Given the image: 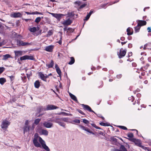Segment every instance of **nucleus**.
<instances>
[{"label":"nucleus","instance_id":"obj_1","mask_svg":"<svg viewBox=\"0 0 151 151\" xmlns=\"http://www.w3.org/2000/svg\"><path fill=\"white\" fill-rule=\"evenodd\" d=\"M38 147L45 150L47 151H50V150L46 145L45 141L41 137L38 136Z\"/></svg>","mask_w":151,"mask_h":151},{"label":"nucleus","instance_id":"obj_2","mask_svg":"<svg viewBox=\"0 0 151 151\" xmlns=\"http://www.w3.org/2000/svg\"><path fill=\"white\" fill-rule=\"evenodd\" d=\"M59 108V107L53 105H48L47 106L46 109H44L42 106L40 107V109L42 111L50 110Z\"/></svg>","mask_w":151,"mask_h":151},{"label":"nucleus","instance_id":"obj_3","mask_svg":"<svg viewBox=\"0 0 151 151\" xmlns=\"http://www.w3.org/2000/svg\"><path fill=\"white\" fill-rule=\"evenodd\" d=\"M82 105L83 108L85 110H88L90 112H93L95 114H96V115L98 117L101 118V116H101V114H99L98 115L97 114H96L95 112H94L93 110H92L91 109V107L89 106L88 105H84L83 104H82Z\"/></svg>","mask_w":151,"mask_h":151},{"label":"nucleus","instance_id":"obj_4","mask_svg":"<svg viewBox=\"0 0 151 151\" xmlns=\"http://www.w3.org/2000/svg\"><path fill=\"white\" fill-rule=\"evenodd\" d=\"M53 17L56 18L59 21H60L62 17L64 15L61 14H55L53 13H50Z\"/></svg>","mask_w":151,"mask_h":151},{"label":"nucleus","instance_id":"obj_5","mask_svg":"<svg viewBox=\"0 0 151 151\" xmlns=\"http://www.w3.org/2000/svg\"><path fill=\"white\" fill-rule=\"evenodd\" d=\"M10 124V122L8 121L5 120L2 122L1 125L2 129H6Z\"/></svg>","mask_w":151,"mask_h":151},{"label":"nucleus","instance_id":"obj_6","mask_svg":"<svg viewBox=\"0 0 151 151\" xmlns=\"http://www.w3.org/2000/svg\"><path fill=\"white\" fill-rule=\"evenodd\" d=\"M79 127L82 130H85L93 134H94V133L93 132L91 131L89 129L87 128L86 127L81 125H79Z\"/></svg>","mask_w":151,"mask_h":151},{"label":"nucleus","instance_id":"obj_7","mask_svg":"<svg viewBox=\"0 0 151 151\" xmlns=\"http://www.w3.org/2000/svg\"><path fill=\"white\" fill-rule=\"evenodd\" d=\"M20 59L21 60H33L34 58L33 56H29L27 55H25L21 57Z\"/></svg>","mask_w":151,"mask_h":151},{"label":"nucleus","instance_id":"obj_8","mask_svg":"<svg viewBox=\"0 0 151 151\" xmlns=\"http://www.w3.org/2000/svg\"><path fill=\"white\" fill-rule=\"evenodd\" d=\"M38 74L40 78L42 80L46 81V78H47V76L46 74H44L41 72L38 73Z\"/></svg>","mask_w":151,"mask_h":151},{"label":"nucleus","instance_id":"obj_9","mask_svg":"<svg viewBox=\"0 0 151 151\" xmlns=\"http://www.w3.org/2000/svg\"><path fill=\"white\" fill-rule=\"evenodd\" d=\"M22 15L20 12H13L11 15V17L14 18L21 17Z\"/></svg>","mask_w":151,"mask_h":151},{"label":"nucleus","instance_id":"obj_10","mask_svg":"<svg viewBox=\"0 0 151 151\" xmlns=\"http://www.w3.org/2000/svg\"><path fill=\"white\" fill-rule=\"evenodd\" d=\"M123 49H121L119 51V53L118 54L119 58H120L124 57L126 53V50H122Z\"/></svg>","mask_w":151,"mask_h":151},{"label":"nucleus","instance_id":"obj_11","mask_svg":"<svg viewBox=\"0 0 151 151\" xmlns=\"http://www.w3.org/2000/svg\"><path fill=\"white\" fill-rule=\"evenodd\" d=\"M38 133L40 135H43L45 136H47L48 135V132L46 129H41L38 131Z\"/></svg>","mask_w":151,"mask_h":151},{"label":"nucleus","instance_id":"obj_12","mask_svg":"<svg viewBox=\"0 0 151 151\" xmlns=\"http://www.w3.org/2000/svg\"><path fill=\"white\" fill-rule=\"evenodd\" d=\"M38 133H36L35 135V137L33 140V143L35 145L38 147Z\"/></svg>","mask_w":151,"mask_h":151},{"label":"nucleus","instance_id":"obj_13","mask_svg":"<svg viewBox=\"0 0 151 151\" xmlns=\"http://www.w3.org/2000/svg\"><path fill=\"white\" fill-rule=\"evenodd\" d=\"M43 125L44 126L47 128H50L52 127L53 124L50 122H46L44 123Z\"/></svg>","mask_w":151,"mask_h":151},{"label":"nucleus","instance_id":"obj_14","mask_svg":"<svg viewBox=\"0 0 151 151\" xmlns=\"http://www.w3.org/2000/svg\"><path fill=\"white\" fill-rule=\"evenodd\" d=\"M130 140L134 142L136 145H139L140 144V140L139 139L133 138L130 139Z\"/></svg>","mask_w":151,"mask_h":151},{"label":"nucleus","instance_id":"obj_15","mask_svg":"<svg viewBox=\"0 0 151 151\" xmlns=\"http://www.w3.org/2000/svg\"><path fill=\"white\" fill-rule=\"evenodd\" d=\"M54 48L53 45H49L45 47V50L48 52H52Z\"/></svg>","mask_w":151,"mask_h":151},{"label":"nucleus","instance_id":"obj_16","mask_svg":"<svg viewBox=\"0 0 151 151\" xmlns=\"http://www.w3.org/2000/svg\"><path fill=\"white\" fill-rule=\"evenodd\" d=\"M72 23V21L70 19L64 21L62 23L64 25H70Z\"/></svg>","mask_w":151,"mask_h":151},{"label":"nucleus","instance_id":"obj_17","mask_svg":"<svg viewBox=\"0 0 151 151\" xmlns=\"http://www.w3.org/2000/svg\"><path fill=\"white\" fill-rule=\"evenodd\" d=\"M143 49L144 50L146 49L151 50V43H148L145 45L144 46Z\"/></svg>","mask_w":151,"mask_h":151},{"label":"nucleus","instance_id":"obj_18","mask_svg":"<svg viewBox=\"0 0 151 151\" xmlns=\"http://www.w3.org/2000/svg\"><path fill=\"white\" fill-rule=\"evenodd\" d=\"M146 22L145 21L139 20L138 25L140 26H141L146 25Z\"/></svg>","mask_w":151,"mask_h":151},{"label":"nucleus","instance_id":"obj_19","mask_svg":"<svg viewBox=\"0 0 151 151\" xmlns=\"http://www.w3.org/2000/svg\"><path fill=\"white\" fill-rule=\"evenodd\" d=\"M19 45L22 46L29 45L30 44L29 43L24 42L22 40H19Z\"/></svg>","mask_w":151,"mask_h":151},{"label":"nucleus","instance_id":"obj_20","mask_svg":"<svg viewBox=\"0 0 151 151\" xmlns=\"http://www.w3.org/2000/svg\"><path fill=\"white\" fill-rule=\"evenodd\" d=\"M30 127L29 126H24L23 127L24 134L25 132H29L30 130Z\"/></svg>","mask_w":151,"mask_h":151},{"label":"nucleus","instance_id":"obj_21","mask_svg":"<svg viewBox=\"0 0 151 151\" xmlns=\"http://www.w3.org/2000/svg\"><path fill=\"white\" fill-rule=\"evenodd\" d=\"M28 29L31 32L34 33L37 31V28L36 27H29Z\"/></svg>","mask_w":151,"mask_h":151},{"label":"nucleus","instance_id":"obj_22","mask_svg":"<svg viewBox=\"0 0 151 151\" xmlns=\"http://www.w3.org/2000/svg\"><path fill=\"white\" fill-rule=\"evenodd\" d=\"M14 53L16 56H19L22 55V52L21 51H15Z\"/></svg>","mask_w":151,"mask_h":151},{"label":"nucleus","instance_id":"obj_23","mask_svg":"<svg viewBox=\"0 0 151 151\" xmlns=\"http://www.w3.org/2000/svg\"><path fill=\"white\" fill-rule=\"evenodd\" d=\"M11 58V56L9 54H6L3 55L2 60H6L8 58Z\"/></svg>","mask_w":151,"mask_h":151},{"label":"nucleus","instance_id":"obj_24","mask_svg":"<svg viewBox=\"0 0 151 151\" xmlns=\"http://www.w3.org/2000/svg\"><path fill=\"white\" fill-rule=\"evenodd\" d=\"M6 82V79L4 78H0V84L3 85L5 82Z\"/></svg>","mask_w":151,"mask_h":151},{"label":"nucleus","instance_id":"obj_25","mask_svg":"<svg viewBox=\"0 0 151 151\" xmlns=\"http://www.w3.org/2000/svg\"><path fill=\"white\" fill-rule=\"evenodd\" d=\"M69 95L71 98L75 101H77V99L76 96L70 93H69Z\"/></svg>","mask_w":151,"mask_h":151},{"label":"nucleus","instance_id":"obj_26","mask_svg":"<svg viewBox=\"0 0 151 151\" xmlns=\"http://www.w3.org/2000/svg\"><path fill=\"white\" fill-rule=\"evenodd\" d=\"M35 124L36 125L38 124V119H35L34 123L33 124L32 128H31V130H33L34 129L35 127Z\"/></svg>","mask_w":151,"mask_h":151},{"label":"nucleus","instance_id":"obj_27","mask_svg":"<svg viewBox=\"0 0 151 151\" xmlns=\"http://www.w3.org/2000/svg\"><path fill=\"white\" fill-rule=\"evenodd\" d=\"M54 62L52 60H51L50 63L49 64H47L46 65L48 68H52L54 65Z\"/></svg>","mask_w":151,"mask_h":151},{"label":"nucleus","instance_id":"obj_28","mask_svg":"<svg viewBox=\"0 0 151 151\" xmlns=\"http://www.w3.org/2000/svg\"><path fill=\"white\" fill-rule=\"evenodd\" d=\"M120 149L122 151H127L124 146L122 145L120 146Z\"/></svg>","mask_w":151,"mask_h":151},{"label":"nucleus","instance_id":"obj_29","mask_svg":"<svg viewBox=\"0 0 151 151\" xmlns=\"http://www.w3.org/2000/svg\"><path fill=\"white\" fill-rule=\"evenodd\" d=\"M140 26L139 25H138L137 24V25L135 27V32L137 33L139 32V31L140 28Z\"/></svg>","mask_w":151,"mask_h":151},{"label":"nucleus","instance_id":"obj_30","mask_svg":"<svg viewBox=\"0 0 151 151\" xmlns=\"http://www.w3.org/2000/svg\"><path fill=\"white\" fill-rule=\"evenodd\" d=\"M61 121V118H56L55 119L53 120H50L51 122H55L57 123V122H59Z\"/></svg>","mask_w":151,"mask_h":151},{"label":"nucleus","instance_id":"obj_31","mask_svg":"<svg viewBox=\"0 0 151 151\" xmlns=\"http://www.w3.org/2000/svg\"><path fill=\"white\" fill-rule=\"evenodd\" d=\"M70 59V61L68 63V64L70 65H72L75 62V59L73 57H71Z\"/></svg>","mask_w":151,"mask_h":151},{"label":"nucleus","instance_id":"obj_32","mask_svg":"<svg viewBox=\"0 0 151 151\" xmlns=\"http://www.w3.org/2000/svg\"><path fill=\"white\" fill-rule=\"evenodd\" d=\"M57 123L60 126H62L64 128H65V124L63 122H62L60 121L59 122H57Z\"/></svg>","mask_w":151,"mask_h":151},{"label":"nucleus","instance_id":"obj_33","mask_svg":"<svg viewBox=\"0 0 151 151\" xmlns=\"http://www.w3.org/2000/svg\"><path fill=\"white\" fill-rule=\"evenodd\" d=\"M56 70L59 76H60L61 75V72L60 68H58Z\"/></svg>","mask_w":151,"mask_h":151},{"label":"nucleus","instance_id":"obj_34","mask_svg":"<svg viewBox=\"0 0 151 151\" xmlns=\"http://www.w3.org/2000/svg\"><path fill=\"white\" fill-rule=\"evenodd\" d=\"M130 28L129 27L128 28L127 30V35H131L133 34L132 32H130Z\"/></svg>","mask_w":151,"mask_h":151},{"label":"nucleus","instance_id":"obj_35","mask_svg":"<svg viewBox=\"0 0 151 151\" xmlns=\"http://www.w3.org/2000/svg\"><path fill=\"white\" fill-rule=\"evenodd\" d=\"M29 72L30 73L29 74H28V73H27V77L28 79V80H29V78H30V76H32V72H31V70H29Z\"/></svg>","mask_w":151,"mask_h":151},{"label":"nucleus","instance_id":"obj_36","mask_svg":"<svg viewBox=\"0 0 151 151\" xmlns=\"http://www.w3.org/2000/svg\"><path fill=\"white\" fill-rule=\"evenodd\" d=\"M110 141H111L115 142H117V139L115 138V137H111L110 138Z\"/></svg>","mask_w":151,"mask_h":151},{"label":"nucleus","instance_id":"obj_37","mask_svg":"<svg viewBox=\"0 0 151 151\" xmlns=\"http://www.w3.org/2000/svg\"><path fill=\"white\" fill-rule=\"evenodd\" d=\"M25 13L27 14H38V12H32V13H30L28 12H25Z\"/></svg>","mask_w":151,"mask_h":151},{"label":"nucleus","instance_id":"obj_38","mask_svg":"<svg viewBox=\"0 0 151 151\" xmlns=\"http://www.w3.org/2000/svg\"><path fill=\"white\" fill-rule=\"evenodd\" d=\"M127 135L128 137L130 138H132L133 137V136H134L133 133H128L127 134Z\"/></svg>","mask_w":151,"mask_h":151},{"label":"nucleus","instance_id":"obj_39","mask_svg":"<svg viewBox=\"0 0 151 151\" xmlns=\"http://www.w3.org/2000/svg\"><path fill=\"white\" fill-rule=\"evenodd\" d=\"M99 124L101 125L104 126H109V124H108L104 122H101L99 123Z\"/></svg>","mask_w":151,"mask_h":151},{"label":"nucleus","instance_id":"obj_40","mask_svg":"<svg viewBox=\"0 0 151 151\" xmlns=\"http://www.w3.org/2000/svg\"><path fill=\"white\" fill-rule=\"evenodd\" d=\"M74 31V29L70 28H68L67 29V32L70 33L73 32Z\"/></svg>","mask_w":151,"mask_h":151},{"label":"nucleus","instance_id":"obj_41","mask_svg":"<svg viewBox=\"0 0 151 151\" xmlns=\"http://www.w3.org/2000/svg\"><path fill=\"white\" fill-rule=\"evenodd\" d=\"M5 68L4 67H0V74L2 73L4 70Z\"/></svg>","mask_w":151,"mask_h":151},{"label":"nucleus","instance_id":"obj_42","mask_svg":"<svg viewBox=\"0 0 151 151\" xmlns=\"http://www.w3.org/2000/svg\"><path fill=\"white\" fill-rule=\"evenodd\" d=\"M83 122L86 124H88L89 123V122L88 121L85 119H83Z\"/></svg>","mask_w":151,"mask_h":151},{"label":"nucleus","instance_id":"obj_43","mask_svg":"<svg viewBox=\"0 0 151 151\" xmlns=\"http://www.w3.org/2000/svg\"><path fill=\"white\" fill-rule=\"evenodd\" d=\"M53 34V32L52 30H50L48 32L47 36H50Z\"/></svg>","mask_w":151,"mask_h":151},{"label":"nucleus","instance_id":"obj_44","mask_svg":"<svg viewBox=\"0 0 151 151\" xmlns=\"http://www.w3.org/2000/svg\"><path fill=\"white\" fill-rule=\"evenodd\" d=\"M22 80L24 82H25L27 81V77L26 76H24L22 77Z\"/></svg>","mask_w":151,"mask_h":151},{"label":"nucleus","instance_id":"obj_45","mask_svg":"<svg viewBox=\"0 0 151 151\" xmlns=\"http://www.w3.org/2000/svg\"><path fill=\"white\" fill-rule=\"evenodd\" d=\"M73 121L75 123H77L78 124H79L80 123V120L79 119H75Z\"/></svg>","mask_w":151,"mask_h":151},{"label":"nucleus","instance_id":"obj_46","mask_svg":"<svg viewBox=\"0 0 151 151\" xmlns=\"http://www.w3.org/2000/svg\"><path fill=\"white\" fill-rule=\"evenodd\" d=\"M34 85L36 88H38V80L35 81L34 83Z\"/></svg>","mask_w":151,"mask_h":151},{"label":"nucleus","instance_id":"obj_47","mask_svg":"<svg viewBox=\"0 0 151 151\" xmlns=\"http://www.w3.org/2000/svg\"><path fill=\"white\" fill-rule=\"evenodd\" d=\"M119 127L124 130L127 129V127L124 126H119Z\"/></svg>","mask_w":151,"mask_h":151},{"label":"nucleus","instance_id":"obj_48","mask_svg":"<svg viewBox=\"0 0 151 151\" xmlns=\"http://www.w3.org/2000/svg\"><path fill=\"white\" fill-rule=\"evenodd\" d=\"M106 4H104L100 6L99 7L98 9H100L101 8H104L105 6L106 5Z\"/></svg>","mask_w":151,"mask_h":151},{"label":"nucleus","instance_id":"obj_49","mask_svg":"<svg viewBox=\"0 0 151 151\" xmlns=\"http://www.w3.org/2000/svg\"><path fill=\"white\" fill-rule=\"evenodd\" d=\"M90 16L87 14V15L86 17V18L84 19V20L87 21L88 20L90 17Z\"/></svg>","mask_w":151,"mask_h":151},{"label":"nucleus","instance_id":"obj_50","mask_svg":"<svg viewBox=\"0 0 151 151\" xmlns=\"http://www.w3.org/2000/svg\"><path fill=\"white\" fill-rule=\"evenodd\" d=\"M62 120L67 122L68 121V119L67 118H61V121Z\"/></svg>","mask_w":151,"mask_h":151},{"label":"nucleus","instance_id":"obj_51","mask_svg":"<svg viewBox=\"0 0 151 151\" xmlns=\"http://www.w3.org/2000/svg\"><path fill=\"white\" fill-rule=\"evenodd\" d=\"M9 77L11 81H12L14 80V76H9Z\"/></svg>","mask_w":151,"mask_h":151},{"label":"nucleus","instance_id":"obj_52","mask_svg":"<svg viewBox=\"0 0 151 151\" xmlns=\"http://www.w3.org/2000/svg\"><path fill=\"white\" fill-rule=\"evenodd\" d=\"M75 3L76 4H77L78 6H80L81 4V2L79 1H76Z\"/></svg>","mask_w":151,"mask_h":151},{"label":"nucleus","instance_id":"obj_53","mask_svg":"<svg viewBox=\"0 0 151 151\" xmlns=\"http://www.w3.org/2000/svg\"><path fill=\"white\" fill-rule=\"evenodd\" d=\"M86 4H84L80 6L79 7L80 9H81L83 8L84 7L86 6Z\"/></svg>","mask_w":151,"mask_h":151},{"label":"nucleus","instance_id":"obj_54","mask_svg":"<svg viewBox=\"0 0 151 151\" xmlns=\"http://www.w3.org/2000/svg\"><path fill=\"white\" fill-rule=\"evenodd\" d=\"M68 16L69 17H73L74 16V14L72 12L69 13L68 14Z\"/></svg>","mask_w":151,"mask_h":151},{"label":"nucleus","instance_id":"obj_55","mask_svg":"<svg viewBox=\"0 0 151 151\" xmlns=\"http://www.w3.org/2000/svg\"><path fill=\"white\" fill-rule=\"evenodd\" d=\"M63 114L66 116H68V115H69L67 113H65V112H61V113H60L59 114Z\"/></svg>","mask_w":151,"mask_h":151},{"label":"nucleus","instance_id":"obj_56","mask_svg":"<svg viewBox=\"0 0 151 151\" xmlns=\"http://www.w3.org/2000/svg\"><path fill=\"white\" fill-rule=\"evenodd\" d=\"M78 112L80 114H83V115L85 114H84V113L81 110H78Z\"/></svg>","mask_w":151,"mask_h":151},{"label":"nucleus","instance_id":"obj_57","mask_svg":"<svg viewBox=\"0 0 151 151\" xmlns=\"http://www.w3.org/2000/svg\"><path fill=\"white\" fill-rule=\"evenodd\" d=\"M122 75L121 74L118 75L116 76V77L118 78H121Z\"/></svg>","mask_w":151,"mask_h":151},{"label":"nucleus","instance_id":"obj_58","mask_svg":"<svg viewBox=\"0 0 151 151\" xmlns=\"http://www.w3.org/2000/svg\"><path fill=\"white\" fill-rule=\"evenodd\" d=\"M28 124H29L28 121V120H27L25 122V126H29Z\"/></svg>","mask_w":151,"mask_h":151},{"label":"nucleus","instance_id":"obj_59","mask_svg":"<svg viewBox=\"0 0 151 151\" xmlns=\"http://www.w3.org/2000/svg\"><path fill=\"white\" fill-rule=\"evenodd\" d=\"M62 36H60V40H59V42H58V43L60 44H61V43H62V42H61V40H62Z\"/></svg>","mask_w":151,"mask_h":151},{"label":"nucleus","instance_id":"obj_60","mask_svg":"<svg viewBox=\"0 0 151 151\" xmlns=\"http://www.w3.org/2000/svg\"><path fill=\"white\" fill-rule=\"evenodd\" d=\"M93 12V11L92 10H91V11H90V12H89V13L88 14V15H90V16H91V14Z\"/></svg>","mask_w":151,"mask_h":151},{"label":"nucleus","instance_id":"obj_61","mask_svg":"<svg viewBox=\"0 0 151 151\" xmlns=\"http://www.w3.org/2000/svg\"><path fill=\"white\" fill-rule=\"evenodd\" d=\"M132 46V44L131 43H129L128 45V47L129 48H131Z\"/></svg>","mask_w":151,"mask_h":151},{"label":"nucleus","instance_id":"obj_62","mask_svg":"<svg viewBox=\"0 0 151 151\" xmlns=\"http://www.w3.org/2000/svg\"><path fill=\"white\" fill-rule=\"evenodd\" d=\"M147 29L149 32H151V27H148L147 28Z\"/></svg>","mask_w":151,"mask_h":151},{"label":"nucleus","instance_id":"obj_63","mask_svg":"<svg viewBox=\"0 0 151 151\" xmlns=\"http://www.w3.org/2000/svg\"><path fill=\"white\" fill-rule=\"evenodd\" d=\"M91 124V125L93 127H94L95 128H96V127H97V126H96L95 124Z\"/></svg>","mask_w":151,"mask_h":151},{"label":"nucleus","instance_id":"obj_64","mask_svg":"<svg viewBox=\"0 0 151 151\" xmlns=\"http://www.w3.org/2000/svg\"><path fill=\"white\" fill-rule=\"evenodd\" d=\"M125 39V38L124 37H121V38H120V39L122 41H124V40Z\"/></svg>","mask_w":151,"mask_h":151}]
</instances>
